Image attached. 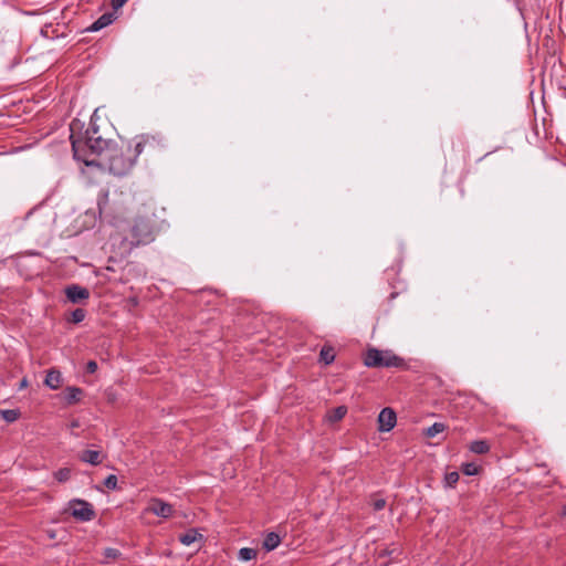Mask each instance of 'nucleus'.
I'll return each instance as SVG.
<instances>
[{
  "mask_svg": "<svg viewBox=\"0 0 566 566\" xmlns=\"http://www.w3.org/2000/svg\"><path fill=\"white\" fill-rule=\"evenodd\" d=\"M80 120H73L70 125V139L74 158L86 166H96L108 170L115 176H124L134 167L138 155L147 148L155 151L159 140L154 136L144 135L133 147L127 140L119 143L105 138L95 122L92 119L84 134L81 132Z\"/></svg>",
  "mask_w": 566,
  "mask_h": 566,
  "instance_id": "f257e3e1",
  "label": "nucleus"
},
{
  "mask_svg": "<svg viewBox=\"0 0 566 566\" xmlns=\"http://www.w3.org/2000/svg\"><path fill=\"white\" fill-rule=\"evenodd\" d=\"M156 231L157 229L151 218L146 216L135 218L120 241L122 254H129L134 248L153 242Z\"/></svg>",
  "mask_w": 566,
  "mask_h": 566,
  "instance_id": "f03ea898",
  "label": "nucleus"
},
{
  "mask_svg": "<svg viewBox=\"0 0 566 566\" xmlns=\"http://www.w3.org/2000/svg\"><path fill=\"white\" fill-rule=\"evenodd\" d=\"M364 365L368 368H407L406 360L390 349L369 347L363 356Z\"/></svg>",
  "mask_w": 566,
  "mask_h": 566,
  "instance_id": "7ed1b4c3",
  "label": "nucleus"
},
{
  "mask_svg": "<svg viewBox=\"0 0 566 566\" xmlns=\"http://www.w3.org/2000/svg\"><path fill=\"white\" fill-rule=\"evenodd\" d=\"M71 515L81 522H88L95 517L93 505L81 499H73L69 502Z\"/></svg>",
  "mask_w": 566,
  "mask_h": 566,
  "instance_id": "20e7f679",
  "label": "nucleus"
},
{
  "mask_svg": "<svg viewBox=\"0 0 566 566\" xmlns=\"http://www.w3.org/2000/svg\"><path fill=\"white\" fill-rule=\"evenodd\" d=\"M146 512L151 513L156 516H160L164 518H168L174 513V507L171 504L163 501L158 497L150 499L148 506L146 507Z\"/></svg>",
  "mask_w": 566,
  "mask_h": 566,
  "instance_id": "39448f33",
  "label": "nucleus"
},
{
  "mask_svg": "<svg viewBox=\"0 0 566 566\" xmlns=\"http://www.w3.org/2000/svg\"><path fill=\"white\" fill-rule=\"evenodd\" d=\"M397 422V415L392 408L386 407L378 415V430L388 432L392 430Z\"/></svg>",
  "mask_w": 566,
  "mask_h": 566,
  "instance_id": "423d86ee",
  "label": "nucleus"
},
{
  "mask_svg": "<svg viewBox=\"0 0 566 566\" xmlns=\"http://www.w3.org/2000/svg\"><path fill=\"white\" fill-rule=\"evenodd\" d=\"M67 301L73 304L86 302L90 298L88 289L78 284L67 285L64 290Z\"/></svg>",
  "mask_w": 566,
  "mask_h": 566,
  "instance_id": "0eeeda50",
  "label": "nucleus"
},
{
  "mask_svg": "<svg viewBox=\"0 0 566 566\" xmlns=\"http://www.w3.org/2000/svg\"><path fill=\"white\" fill-rule=\"evenodd\" d=\"M115 11L116 10H114L113 12H106V13L102 14L86 30L91 31V32H96V31H99V30L106 28L107 25L112 24L115 21V19L117 18Z\"/></svg>",
  "mask_w": 566,
  "mask_h": 566,
  "instance_id": "6e6552de",
  "label": "nucleus"
},
{
  "mask_svg": "<svg viewBox=\"0 0 566 566\" xmlns=\"http://www.w3.org/2000/svg\"><path fill=\"white\" fill-rule=\"evenodd\" d=\"M83 394H84V391L82 388L75 387V386H69L63 391V398L67 405H74L81 400V398L83 397Z\"/></svg>",
  "mask_w": 566,
  "mask_h": 566,
  "instance_id": "1a4fd4ad",
  "label": "nucleus"
},
{
  "mask_svg": "<svg viewBox=\"0 0 566 566\" xmlns=\"http://www.w3.org/2000/svg\"><path fill=\"white\" fill-rule=\"evenodd\" d=\"M44 384L53 389V390H56L61 387L62 385V375L59 370H55V369H51L48 371L46 374V377H45V380H44Z\"/></svg>",
  "mask_w": 566,
  "mask_h": 566,
  "instance_id": "9d476101",
  "label": "nucleus"
},
{
  "mask_svg": "<svg viewBox=\"0 0 566 566\" xmlns=\"http://www.w3.org/2000/svg\"><path fill=\"white\" fill-rule=\"evenodd\" d=\"M336 357L335 348L329 344H324L319 352V363L331 365Z\"/></svg>",
  "mask_w": 566,
  "mask_h": 566,
  "instance_id": "9b49d317",
  "label": "nucleus"
},
{
  "mask_svg": "<svg viewBox=\"0 0 566 566\" xmlns=\"http://www.w3.org/2000/svg\"><path fill=\"white\" fill-rule=\"evenodd\" d=\"M202 538V534H200L197 530L190 528L185 533L179 535V541L181 544L189 546L198 539Z\"/></svg>",
  "mask_w": 566,
  "mask_h": 566,
  "instance_id": "f8f14e48",
  "label": "nucleus"
},
{
  "mask_svg": "<svg viewBox=\"0 0 566 566\" xmlns=\"http://www.w3.org/2000/svg\"><path fill=\"white\" fill-rule=\"evenodd\" d=\"M80 460L92 465H97L102 462L101 452L96 450H84L80 455Z\"/></svg>",
  "mask_w": 566,
  "mask_h": 566,
  "instance_id": "ddd939ff",
  "label": "nucleus"
},
{
  "mask_svg": "<svg viewBox=\"0 0 566 566\" xmlns=\"http://www.w3.org/2000/svg\"><path fill=\"white\" fill-rule=\"evenodd\" d=\"M280 543H281L280 535L274 532H270L264 537L263 548L266 552H271V551L275 549L280 545Z\"/></svg>",
  "mask_w": 566,
  "mask_h": 566,
  "instance_id": "4468645a",
  "label": "nucleus"
},
{
  "mask_svg": "<svg viewBox=\"0 0 566 566\" xmlns=\"http://www.w3.org/2000/svg\"><path fill=\"white\" fill-rule=\"evenodd\" d=\"M490 449L491 446L486 440H475L469 446V450L475 454H486Z\"/></svg>",
  "mask_w": 566,
  "mask_h": 566,
  "instance_id": "2eb2a0df",
  "label": "nucleus"
},
{
  "mask_svg": "<svg viewBox=\"0 0 566 566\" xmlns=\"http://www.w3.org/2000/svg\"><path fill=\"white\" fill-rule=\"evenodd\" d=\"M97 207H98V212H99L101 217L104 216V214H108L109 213V209H108V191L102 190L98 193Z\"/></svg>",
  "mask_w": 566,
  "mask_h": 566,
  "instance_id": "dca6fc26",
  "label": "nucleus"
},
{
  "mask_svg": "<svg viewBox=\"0 0 566 566\" xmlns=\"http://www.w3.org/2000/svg\"><path fill=\"white\" fill-rule=\"evenodd\" d=\"M86 317V311L84 308H75L70 313V316L66 318L67 322L73 324H78L83 322Z\"/></svg>",
  "mask_w": 566,
  "mask_h": 566,
  "instance_id": "f3484780",
  "label": "nucleus"
},
{
  "mask_svg": "<svg viewBox=\"0 0 566 566\" xmlns=\"http://www.w3.org/2000/svg\"><path fill=\"white\" fill-rule=\"evenodd\" d=\"M1 418L11 423L17 421L20 418V410L19 409H3L0 410Z\"/></svg>",
  "mask_w": 566,
  "mask_h": 566,
  "instance_id": "a211bd4d",
  "label": "nucleus"
},
{
  "mask_svg": "<svg viewBox=\"0 0 566 566\" xmlns=\"http://www.w3.org/2000/svg\"><path fill=\"white\" fill-rule=\"evenodd\" d=\"M447 429V426L442 422H434L432 426L427 428L424 434L428 438H433L439 433H442Z\"/></svg>",
  "mask_w": 566,
  "mask_h": 566,
  "instance_id": "6ab92c4d",
  "label": "nucleus"
},
{
  "mask_svg": "<svg viewBox=\"0 0 566 566\" xmlns=\"http://www.w3.org/2000/svg\"><path fill=\"white\" fill-rule=\"evenodd\" d=\"M71 474H72L71 469H69V468H61V469H59L57 471L54 472V478L56 479L57 482L64 483V482L70 480Z\"/></svg>",
  "mask_w": 566,
  "mask_h": 566,
  "instance_id": "aec40b11",
  "label": "nucleus"
},
{
  "mask_svg": "<svg viewBox=\"0 0 566 566\" xmlns=\"http://www.w3.org/2000/svg\"><path fill=\"white\" fill-rule=\"evenodd\" d=\"M347 413V408L345 406H339L337 408H334L331 412L329 420L331 421H338L342 420L345 415Z\"/></svg>",
  "mask_w": 566,
  "mask_h": 566,
  "instance_id": "412c9836",
  "label": "nucleus"
},
{
  "mask_svg": "<svg viewBox=\"0 0 566 566\" xmlns=\"http://www.w3.org/2000/svg\"><path fill=\"white\" fill-rule=\"evenodd\" d=\"M460 479V475L457 471L448 472L444 475V484L449 488H454Z\"/></svg>",
  "mask_w": 566,
  "mask_h": 566,
  "instance_id": "4be33fe9",
  "label": "nucleus"
},
{
  "mask_svg": "<svg viewBox=\"0 0 566 566\" xmlns=\"http://www.w3.org/2000/svg\"><path fill=\"white\" fill-rule=\"evenodd\" d=\"M256 557V551L249 547H243L239 551V558L241 560H251Z\"/></svg>",
  "mask_w": 566,
  "mask_h": 566,
  "instance_id": "5701e85b",
  "label": "nucleus"
},
{
  "mask_svg": "<svg viewBox=\"0 0 566 566\" xmlns=\"http://www.w3.org/2000/svg\"><path fill=\"white\" fill-rule=\"evenodd\" d=\"M462 471L465 475H475L479 472V468L474 463H464Z\"/></svg>",
  "mask_w": 566,
  "mask_h": 566,
  "instance_id": "b1692460",
  "label": "nucleus"
},
{
  "mask_svg": "<svg viewBox=\"0 0 566 566\" xmlns=\"http://www.w3.org/2000/svg\"><path fill=\"white\" fill-rule=\"evenodd\" d=\"M104 485L109 490H116L117 489V476L115 474H109L104 480Z\"/></svg>",
  "mask_w": 566,
  "mask_h": 566,
  "instance_id": "393cba45",
  "label": "nucleus"
},
{
  "mask_svg": "<svg viewBox=\"0 0 566 566\" xmlns=\"http://www.w3.org/2000/svg\"><path fill=\"white\" fill-rule=\"evenodd\" d=\"M119 555H120V553H119V551H118V549H116V548H111V547H108V548H106V549L104 551V556H105L106 558L115 559V558H117Z\"/></svg>",
  "mask_w": 566,
  "mask_h": 566,
  "instance_id": "a878e982",
  "label": "nucleus"
},
{
  "mask_svg": "<svg viewBox=\"0 0 566 566\" xmlns=\"http://www.w3.org/2000/svg\"><path fill=\"white\" fill-rule=\"evenodd\" d=\"M375 511H380L386 506V500L385 499H375L371 503Z\"/></svg>",
  "mask_w": 566,
  "mask_h": 566,
  "instance_id": "bb28decb",
  "label": "nucleus"
},
{
  "mask_svg": "<svg viewBox=\"0 0 566 566\" xmlns=\"http://www.w3.org/2000/svg\"><path fill=\"white\" fill-rule=\"evenodd\" d=\"M97 370V363L95 360H90L86 364V371L88 374H94Z\"/></svg>",
  "mask_w": 566,
  "mask_h": 566,
  "instance_id": "cd10ccee",
  "label": "nucleus"
},
{
  "mask_svg": "<svg viewBox=\"0 0 566 566\" xmlns=\"http://www.w3.org/2000/svg\"><path fill=\"white\" fill-rule=\"evenodd\" d=\"M127 0H111V3H112V7L114 10H117L119 9L120 7H123L125 4Z\"/></svg>",
  "mask_w": 566,
  "mask_h": 566,
  "instance_id": "c85d7f7f",
  "label": "nucleus"
},
{
  "mask_svg": "<svg viewBox=\"0 0 566 566\" xmlns=\"http://www.w3.org/2000/svg\"><path fill=\"white\" fill-rule=\"evenodd\" d=\"M560 515H562L563 517H566V504L562 506Z\"/></svg>",
  "mask_w": 566,
  "mask_h": 566,
  "instance_id": "c756f323",
  "label": "nucleus"
},
{
  "mask_svg": "<svg viewBox=\"0 0 566 566\" xmlns=\"http://www.w3.org/2000/svg\"><path fill=\"white\" fill-rule=\"evenodd\" d=\"M28 385V381L25 378L21 380L20 387H25Z\"/></svg>",
  "mask_w": 566,
  "mask_h": 566,
  "instance_id": "7c9ffc66",
  "label": "nucleus"
}]
</instances>
